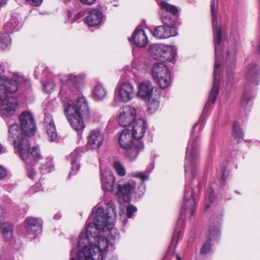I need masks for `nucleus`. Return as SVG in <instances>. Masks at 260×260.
<instances>
[{"label": "nucleus", "mask_w": 260, "mask_h": 260, "mask_svg": "<svg viewBox=\"0 0 260 260\" xmlns=\"http://www.w3.org/2000/svg\"><path fill=\"white\" fill-rule=\"evenodd\" d=\"M78 76L72 74L68 75L61 79L59 98L64 104V114L72 128L77 132L78 136L81 137L85 125V120L93 121V118L89 111L86 99L80 97L74 104L72 98L79 91Z\"/></svg>", "instance_id": "1"}, {"label": "nucleus", "mask_w": 260, "mask_h": 260, "mask_svg": "<svg viewBox=\"0 0 260 260\" xmlns=\"http://www.w3.org/2000/svg\"><path fill=\"white\" fill-rule=\"evenodd\" d=\"M197 124L198 123L193 126L191 132V138L189 141L186 148L184 165L187 184L185 186L184 190L183 203L181 215H187L189 217L192 216L193 214L196 203L195 191L189 186L191 184V181L188 180H190V175L194 177L199 164V142L198 138H193L194 130Z\"/></svg>", "instance_id": "2"}, {"label": "nucleus", "mask_w": 260, "mask_h": 260, "mask_svg": "<svg viewBox=\"0 0 260 260\" xmlns=\"http://www.w3.org/2000/svg\"><path fill=\"white\" fill-rule=\"evenodd\" d=\"M211 11L212 17V27L214 36V44L215 54V60L213 73V82L211 90L210 91L208 101L204 107H210V103H214L219 94L220 84L219 67L221 54L220 43L222 39L221 23L217 19V10L215 8V0L211 1ZM217 9H218L217 8Z\"/></svg>", "instance_id": "3"}, {"label": "nucleus", "mask_w": 260, "mask_h": 260, "mask_svg": "<svg viewBox=\"0 0 260 260\" xmlns=\"http://www.w3.org/2000/svg\"><path fill=\"white\" fill-rule=\"evenodd\" d=\"M22 133L18 124L15 123L12 124L9 128V140L13 143L22 160L34 159L36 156H39L36 147L30 148L28 138L24 137Z\"/></svg>", "instance_id": "4"}, {"label": "nucleus", "mask_w": 260, "mask_h": 260, "mask_svg": "<svg viewBox=\"0 0 260 260\" xmlns=\"http://www.w3.org/2000/svg\"><path fill=\"white\" fill-rule=\"evenodd\" d=\"M246 83L242 96V104H246L253 98L255 94L252 90V85H258L260 78V69L254 63L249 64L245 75Z\"/></svg>", "instance_id": "5"}, {"label": "nucleus", "mask_w": 260, "mask_h": 260, "mask_svg": "<svg viewBox=\"0 0 260 260\" xmlns=\"http://www.w3.org/2000/svg\"><path fill=\"white\" fill-rule=\"evenodd\" d=\"M161 20L164 25L157 26L151 31L153 37L158 39H165L175 36L177 31L176 27L173 26L175 22L174 18L163 14Z\"/></svg>", "instance_id": "6"}, {"label": "nucleus", "mask_w": 260, "mask_h": 260, "mask_svg": "<svg viewBox=\"0 0 260 260\" xmlns=\"http://www.w3.org/2000/svg\"><path fill=\"white\" fill-rule=\"evenodd\" d=\"M29 81L24 77L18 75L16 79H9L0 84V101L8 98V94L15 92L18 86H25L29 84Z\"/></svg>", "instance_id": "7"}, {"label": "nucleus", "mask_w": 260, "mask_h": 260, "mask_svg": "<svg viewBox=\"0 0 260 260\" xmlns=\"http://www.w3.org/2000/svg\"><path fill=\"white\" fill-rule=\"evenodd\" d=\"M20 126L23 134L27 136H32L36 131V124L32 114L27 111L22 112L19 118Z\"/></svg>", "instance_id": "8"}, {"label": "nucleus", "mask_w": 260, "mask_h": 260, "mask_svg": "<svg viewBox=\"0 0 260 260\" xmlns=\"http://www.w3.org/2000/svg\"><path fill=\"white\" fill-rule=\"evenodd\" d=\"M136 111L131 106H125L119 110L118 123L123 127L129 126L136 119Z\"/></svg>", "instance_id": "9"}, {"label": "nucleus", "mask_w": 260, "mask_h": 260, "mask_svg": "<svg viewBox=\"0 0 260 260\" xmlns=\"http://www.w3.org/2000/svg\"><path fill=\"white\" fill-rule=\"evenodd\" d=\"M136 186V182L129 181L123 184L117 185V191L116 196L122 202H127L130 200L132 193L134 192Z\"/></svg>", "instance_id": "10"}, {"label": "nucleus", "mask_w": 260, "mask_h": 260, "mask_svg": "<svg viewBox=\"0 0 260 260\" xmlns=\"http://www.w3.org/2000/svg\"><path fill=\"white\" fill-rule=\"evenodd\" d=\"M17 108V101L15 99L9 97L4 99L0 104V115L3 117L13 116Z\"/></svg>", "instance_id": "11"}, {"label": "nucleus", "mask_w": 260, "mask_h": 260, "mask_svg": "<svg viewBox=\"0 0 260 260\" xmlns=\"http://www.w3.org/2000/svg\"><path fill=\"white\" fill-rule=\"evenodd\" d=\"M104 135L98 129L91 130L87 137V145L92 149H99L104 142Z\"/></svg>", "instance_id": "12"}, {"label": "nucleus", "mask_w": 260, "mask_h": 260, "mask_svg": "<svg viewBox=\"0 0 260 260\" xmlns=\"http://www.w3.org/2000/svg\"><path fill=\"white\" fill-rule=\"evenodd\" d=\"M118 92L119 100L124 103L131 100L135 94L133 86L129 83H123L120 85L118 88Z\"/></svg>", "instance_id": "13"}, {"label": "nucleus", "mask_w": 260, "mask_h": 260, "mask_svg": "<svg viewBox=\"0 0 260 260\" xmlns=\"http://www.w3.org/2000/svg\"><path fill=\"white\" fill-rule=\"evenodd\" d=\"M102 187L105 191L112 192L114 190L115 178L110 170H106L101 172Z\"/></svg>", "instance_id": "14"}, {"label": "nucleus", "mask_w": 260, "mask_h": 260, "mask_svg": "<svg viewBox=\"0 0 260 260\" xmlns=\"http://www.w3.org/2000/svg\"><path fill=\"white\" fill-rule=\"evenodd\" d=\"M147 128L146 121L143 119H137L134 122L132 130V135L134 139L140 140L144 136Z\"/></svg>", "instance_id": "15"}, {"label": "nucleus", "mask_w": 260, "mask_h": 260, "mask_svg": "<svg viewBox=\"0 0 260 260\" xmlns=\"http://www.w3.org/2000/svg\"><path fill=\"white\" fill-rule=\"evenodd\" d=\"M138 96L142 100H147L152 98L153 94V87L149 81L140 83L138 86Z\"/></svg>", "instance_id": "16"}, {"label": "nucleus", "mask_w": 260, "mask_h": 260, "mask_svg": "<svg viewBox=\"0 0 260 260\" xmlns=\"http://www.w3.org/2000/svg\"><path fill=\"white\" fill-rule=\"evenodd\" d=\"M219 235V230L218 226L210 227L209 229V241L205 242L201 249L200 252L202 255L207 254L211 251V244L210 241L216 240Z\"/></svg>", "instance_id": "17"}, {"label": "nucleus", "mask_w": 260, "mask_h": 260, "mask_svg": "<svg viewBox=\"0 0 260 260\" xmlns=\"http://www.w3.org/2000/svg\"><path fill=\"white\" fill-rule=\"evenodd\" d=\"M24 226L29 234H35L41 229L42 221L40 218L27 217L25 220Z\"/></svg>", "instance_id": "18"}, {"label": "nucleus", "mask_w": 260, "mask_h": 260, "mask_svg": "<svg viewBox=\"0 0 260 260\" xmlns=\"http://www.w3.org/2000/svg\"><path fill=\"white\" fill-rule=\"evenodd\" d=\"M44 124H45L46 132L50 141L51 142L55 141L57 134L52 116L49 114L45 115Z\"/></svg>", "instance_id": "19"}, {"label": "nucleus", "mask_w": 260, "mask_h": 260, "mask_svg": "<svg viewBox=\"0 0 260 260\" xmlns=\"http://www.w3.org/2000/svg\"><path fill=\"white\" fill-rule=\"evenodd\" d=\"M144 147V144L138 141L128 146V148H124L126 151V157L129 161L135 160L139 152L143 150Z\"/></svg>", "instance_id": "20"}, {"label": "nucleus", "mask_w": 260, "mask_h": 260, "mask_svg": "<svg viewBox=\"0 0 260 260\" xmlns=\"http://www.w3.org/2000/svg\"><path fill=\"white\" fill-rule=\"evenodd\" d=\"M85 22L89 26L98 25L102 21V13L97 9H90L88 11Z\"/></svg>", "instance_id": "21"}, {"label": "nucleus", "mask_w": 260, "mask_h": 260, "mask_svg": "<svg viewBox=\"0 0 260 260\" xmlns=\"http://www.w3.org/2000/svg\"><path fill=\"white\" fill-rule=\"evenodd\" d=\"M131 39L138 47H145L148 43V38L143 29L135 30L133 34Z\"/></svg>", "instance_id": "22"}, {"label": "nucleus", "mask_w": 260, "mask_h": 260, "mask_svg": "<svg viewBox=\"0 0 260 260\" xmlns=\"http://www.w3.org/2000/svg\"><path fill=\"white\" fill-rule=\"evenodd\" d=\"M36 151L38 153L39 156H36L34 159H30L29 160H23L27 166V176L31 180H35L37 178L38 173L34 170L32 167L38 161L42 159V156L40 154L38 148L36 147Z\"/></svg>", "instance_id": "23"}, {"label": "nucleus", "mask_w": 260, "mask_h": 260, "mask_svg": "<svg viewBox=\"0 0 260 260\" xmlns=\"http://www.w3.org/2000/svg\"><path fill=\"white\" fill-rule=\"evenodd\" d=\"M0 234L3 240L9 241L13 238V225L8 222L0 224Z\"/></svg>", "instance_id": "24"}, {"label": "nucleus", "mask_w": 260, "mask_h": 260, "mask_svg": "<svg viewBox=\"0 0 260 260\" xmlns=\"http://www.w3.org/2000/svg\"><path fill=\"white\" fill-rule=\"evenodd\" d=\"M158 4L162 11L161 16L163 14H165L168 16H171V17L174 18V20L175 22V15L179 12L177 7L170 5V4L164 1H161L158 3Z\"/></svg>", "instance_id": "25"}, {"label": "nucleus", "mask_w": 260, "mask_h": 260, "mask_svg": "<svg viewBox=\"0 0 260 260\" xmlns=\"http://www.w3.org/2000/svg\"><path fill=\"white\" fill-rule=\"evenodd\" d=\"M158 4L162 11L161 16L163 14H165L168 16H171V17L174 18V20L175 22V15L179 12L177 7L170 5V4L164 1H161L158 3Z\"/></svg>", "instance_id": "26"}, {"label": "nucleus", "mask_w": 260, "mask_h": 260, "mask_svg": "<svg viewBox=\"0 0 260 260\" xmlns=\"http://www.w3.org/2000/svg\"><path fill=\"white\" fill-rule=\"evenodd\" d=\"M152 75L154 80L160 77V76H166V74L170 72L169 68L164 63L156 62L152 67Z\"/></svg>", "instance_id": "27"}, {"label": "nucleus", "mask_w": 260, "mask_h": 260, "mask_svg": "<svg viewBox=\"0 0 260 260\" xmlns=\"http://www.w3.org/2000/svg\"><path fill=\"white\" fill-rule=\"evenodd\" d=\"M177 55V49L174 46L164 44L162 59L161 61L167 62L173 61Z\"/></svg>", "instance_id": "28"}, {"label": "nucleus", "mask_w": 260, "mask_h": 260, "mask_svg": "<svg viewBox=\"0 0 260 260\" xmlns=\"http://www.w3.org/2000/svg\"><path fill=\"white\" fill-rule=\"evenodd\" d=\"M82 150L80 148H76L70 155V158L71 161L72 168L71 172L69 173V177L71 174H75L80 168L79 164L77 163L78 160L80 157Z\"/></svg>", "instance_id": "29"}, {"label": "nucleus", "mask_w": 260, "mask_h": 260, "mask_svg": "<svg viewBox=\"0 0 260 260\" xmlns=\"http://www.w3.org/2000/svg\"><path fill=\"white\" fill-rule=\"evenodd\" d=\"M136 141L132 140L129 131L128 129H124L120 134L119 138V145L122 148H127L128 146L133 144Z\"/></svg>", "instance_id": "30"}, {"label": "nucleus", "mask_w": 260, "mask_h": 260, "mask_svg": "<svg viewBox=\"0 0 260 260\" xmlns=\"http://www.w3.org/2000/svg\"><path fill=\"white\" fill-rule=\"evenodd\" d=\"M164 44H154L150 46L149 52L151 56L155 59H162V52Z\"/></svg>", "instance_id": "31"}, {"label": "nucleus", "mask_w": 260, "mask_h": 260, "mask_svg": "<svg viewBox=\"0 0 260 260\" xmlns=\"http://www.w3.org/2000/svg\"><path fill=\"white\" fill-rule=\"evenodd\" d=\"M107 91L101 84H98L93 90V97L96 101H100L105 98Z\"/></svg>", "instance_id": "32"}, {"label": "nucleus", "mask_w": 260, "mask_h": 260, "mask_svg": "<svg viewBox=\"0 0 260 260\" xmlns=\"http://www.w3.org/2000/svg\"><path fill=\"white\" fill-rule=\"evenodd\" d=\"M165 77L164 76H160L158 78L154 80L157 84L161 88H166L171 83V73L170 72L166 74Z\"/></svg>", "instance_id": "33"}, {"label": "nucleus", "mask_w": 260, "mask_h": 260, "mask_svg": "<svg viewBox=\"0 0 260 260\" xmlns=\"http://www.w3.org/2000/svg\"><path fill=\"white\" fill-rule=\"evenodd\" d=\"M159 96L158 95H153L150 99H147L148 101V109L151 112H153L157 110L159 106Z\"/></svg>", "instance_id": "34"}, {"label": "nucleus", "mask_w": 260, "mask_h": 260, "mask_svg": "<svg viewBox=\"0 0 260 260\" xmlns=\"http://www.w3.org/2000/svg\"><path fill=\"white\" fill-rule=\"evenodd\" d=\"M19 22L15 17H12L9 22L5 25V29L8 32H11L15 30L18 29Z\"/></svg>", "instance_id": "35"}, {"label": "nucleus", "mask_w": 260, "mask_h": 260, "mask_svg": "<svg viewBox=\"0 0 260 260\" xmlns=\"http://www.w3.org/2000/svg\"><path fill=\"white\" fill-rule=\"evenodd\" d=\"M233 136L238 142L243 139V138L244 134L239 124L236 121L234 122L233 126Z\"/></svg>", "instance_id": "36"}, {"label": "nucleus", "mask_w": 260, "mask_h": 260, "mask_svg": "<svg viewBox=\"0 0 260 260\" xmlns=\"http://www.w3.org/2000/svg\"><path fill=\"white\" fill-rule=\"evenodd\" d=\"M11 45V38L8 32L0 36V48L4 50Z\"/></svg>", "instance_id": "37"}, {"label": "nucleus", "mask_w": 260, "mask_h": 260, "mask_svg": "<svg viewBox=\"0 0 260 260\" xmlns=\"http://www.w3.org/2000/svg\"><path fill=\"white\" fill-rule=\"evenodd\" d=\"M236 57V51L233 49L232 51H227V57L226 58V64L228 66H233L235 63Z\"/></svg>", "instance_id": "38"}, {"label": "nucleus", "mask_w": 260, "mask_h": 260, "mask_svg": "<svg viewBox=\"0 0 260 260\" xmlns=\"http://www.w3.org/2000/svg\"><path fill=\"white\" fill-rule=\"evenodd\" d=\"M53 167L52 165V159L51 158L47 157L43 162L41 170H44L45 173H48L51 171V169Z\"/></svg>", "instance_id": "39"}, {"label": "nucleus", "mask_w": 260, "mask_h": 260, "mask_svg": "<svg viewBox=\"0 0 260 260\" xmlns=\"http://www.w3.org/2000/svg\"><path fill=\"white\" fill-rule=\"evenodd\" d=\"M113 167L119 176H123L125 175V169L120 162L115 161Z\"/></svg>", "instance_id": "40"}, {"label": "nucleus", "mask_w": 260, "mask_h": 260, "mask_svg": "<svg viewBox=\"0 0 260 260\" xmlns=\"http://www.w3.org/2000/svg\"><path fill=\"white\" fill-rule=\"evenodd\" d=\"M84 15V13L83 11H80L76 14L73 18L72 17V12L71 11L69 10L68 11L67 16L69 20H70L71 22L77 21L79 19L82 18Z\"/></svg>", "instance_id": "41"}, {"label": "nucleus", "mask_w": 260, "mask_h": 260, "mask_svg": "<svg viewBox=\"0 0 260 260\" xmlns=\"http://www.w3.org/2000/svg\"><path fill=\"white\" fill-rule=\"evenodd\" d=\"M54 82L52 80H50L43 85V90L46 93H50L54 90Z\"/></svg>", "instance_id": "42"}, {"label": "nucleus", "mask_w": 260, "mask_h": 260, "mask_svg": "<svg viewBox=\"0 0 260 260\" xmlns=\"http://www.w3.org/2000/svg\"><path fill=\"white\" fill-rule=\"evenodd\" d=\"M137 210L136 207L132 205H128L126 208V216L127 218H131L133 216V214L136 212Z\"/></svg>", "instance_id": "43"}, {"label": "nucleus", "mask_w": 260, "mask_h": 260, "mask_svg": "<svg viewBox=\"0 0 260 260\" xmlns=\"http://www.w3.org/2000/svg\"><path fill=\"white\" fill-rule=\"evenodd\" d=\"M145 191V187L144 184L142 183L140 185L137 189L135 188L134 193L137 194V196L140 197L143 195Z\"/></svg>", "instance_id": "44"}, {"label": "nucleus", "mask_w": 260, "mask_h": 260, "mask_svg": "<svg viewBox=\"0 0 260 260\" xmlns=\"http://www.w3.org/2000/svg\"><path fill=\"white\" fill-rule=\"evenodd\" d=\"M180 233V231H176L172 237V242H171V245L174 246V247H176L178 244V240L179 238V235Z\"/></svg>", "instance_id": "45"}, {"label": "nucleus", "mask_w": 260, "mask_h": 260, "mask_svg": "<svg viewBox=\"0 0 260 260\" xmlns=\"http://www.w3.org/2000/svg\"><path fill=\"white\" fill-rule=\"evenodd\" d=\"M207 196L209 201L212 203L214 199V190L211 187H209L207 190Z\"/></svg>", "instance_id": "46"}, {"label": "nucleus", "mask_w": 260, "mask_h": 260, "mask_svg": "<svg viewBox=\"0 0 260 260\" xmlns=\"http://www.w3.org/2000/svg\"><path fill=\"white\" fill-rule=\"evenodd\" d=\"M43 2V0H27V2L33 6H39Z\"/></svg>", "instance_id": "47"}, {"label": "nucleus", "mask_w": 260, "mask_h": 260, "mask_svg": "<svg viewBox=\"0 0 260 260\" xmlns=\"http://www.w3.org/2000/svg\"><path fill=\"white\" fill-rule=\"evenodd\" d=\"M136 177L139 178L142 181H145L148 179V175L145 172H139L135 175Z\"/></svg>", "instance_id": "48"}, {"label": "nucleus", "mask_w": 260, "mask_h": 260, "mask_svg": "<svg viewBox=\"0 0 260 260\" xmlns=\"http://www.w3.org/2000/svg\"><path fill=\"white\" fill-rule=\"evenodd\" d=\"M7 176V171L3 167L0 166V179H2Z\"/></svg>", "instance_id": "49"}, {"label": "nucleus", "mask_w": 260, "mask_h": 260, "mask_svg": "<svg viewBox=\"0 0 260 260\" xmlns=\"http://www.w3.org/2000/svg\"><path fill=\"white\" fill-rule=\"evenodd\" d=\"M96 0H80V2L83 4L86 5H92Z\"/></svg>", "instance_id": "50"}, {"label": "nucleus", "mask_w": 260, "mask_h": 260, "mask_svg": "<svg viewBox=\"0 0 260 260\" xmlns=\"http://www.w3.org/2000/svg\"><path fill=\"white\" fill-rule=\"evenodd\" d=\"M5 72V67L4 65L0 62V72L1 73H4Z\"/></svg>", "instance_id": "51"}, {"label": "nucleus", "mask_w": 260, "mask_h": 260, "mask_svg": "<svg viewBox=\"0 0 260 260\" xmlns=\"http://www.w3.org/2000/svg\"><path fill=\"white\" fill-rule=\"evenodd\" d=\"M2 75H3V74L0 72V82L4 81V83L5 81H7L8 80H6V78L2 76Z\"/></svg>", "instance_id": "52"}, {"label": "nucleus", "mask_w": 260, "mask_h": 260, "mask_svg": "<svg viewBox=\"0 0 260 260\" xmlns=\"http://www.w3.org/2000/svg\"><path fill=\"white\" fill-rule=\"evenodd\" d=\"M7 0H0V8L7 4Z\"/></svg>", "instance_id": "53"}, {"label": "nucleus", "mask_w": 260, "mask_h": 260, "mask_svg": "<svg viewBox=\"0 0 260 260\" xmlns=\"http://www.w3.org/2000/svg\"><path fill=\"white\" fill-rule=\"evenodd\" d=\"M61 216L60 213H57L54 215V218L56 219H59V218H61Z\"/></svg>", "instance_id": "54"}, {"label": "nucleus", "mask_w": 260, "mask_h": 260, "mask_svg": "<svg viewBox=\"0 0 260 260\" xmlns=\"http://www.w3.org/2000/svg\"><path fill=\"white\" fill-rule=\"evenodd\" d=\"M76 248V246H73V245H72V250H71V254L72 255H73V253H74V252H75Z\"/></svg>", "instance_id": "55"}, {"label": "nucleus", "mask_w": 260, "mask_h": 260, "mask_svg": "<svg viewBox=\"0 0 260 260\" xmlns=\"http://www.w3.org/2000/svg\"><path fill=\"white\" fill-rule=\"evenodd\" d=\"M71 0H63L64 3H68L70 2Z\"/></svg>", "instance_id": "56"}, {"label": "nucleus", "mask_w": 260, "mask_h": 260, "mask_svg": "<svg viewBox=\"0 0 260 260\" xmlns=\"http://www.w3.org/2000/svg\"><path fill=\"white\" fill-rule=\"evenodd\" d=\"M177 260H181V258L178 255H177Z\"/></svg>", "instance_id": "57"}, {"label": "nucleus", "mask_w": 260, "mask_h": 260, "mask_svg": "<svg viewBox=\"0 0 260 260\" xmlns=\"http://www.w3.org/2000/svg\"><path fill=\"white\" fill-rule=\"evenodd\" d=\"M210 207V205H208L207 206H206V209H207L208 208H209Z\"/></svg>", "instance_id": "58"}, {"label": "nucleus", "mask_w": 260, "mask_h": 260, "mask_svg": "<svg viewBox=\"0 0 260 260\" xmlns=\"http://www.w3.org/2000/svg\"><path fill=\"white\" fill-rule=\"evenodd\" d=\"M223 175H222V181H224V178H223Z\"/></svg>", "instance_id": "59"}]
</instances>
